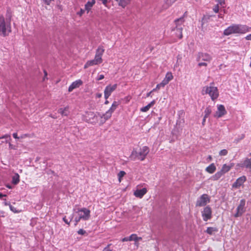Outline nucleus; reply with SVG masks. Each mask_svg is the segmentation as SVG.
I'll use <instances>...</instances> for the list:
<instances>
[{
  "instance_id": "obj_29",
  "label": "nucleus",
  "mask_w": 251,
  "mask_h": 251,
  "mask_svg": "<svg viewBox=\"0 0 251 251\" xmlns=\"http://www.w3.org/2000/svg\"><path fill=\"white\" fill-rule=\"evenodd\" d=\"M217 231L218 229L216 227H208L207 228L205 232L209 235H212L214 232H217Z\"/></svg>"
},
{
  "instance_id": "obj_10",
  "label": "nucleus",
  "mask_w": 251,
  "mask_h": 251,
  "mask_svg": "<svg viewBox=\"0 0 251 251\" xmlns=\"http://www.w3.org/2000/svg\"><path fill=\"white\" fill-rule=\"evenodd\" d=\"M76 213L80 218L84 221H87L90 218V211L86 208L78 209Z\"/></svg>"
},
{
  "instance_id": "obj_37",
  "label": "nucleus",
  "mask_w": 251,
  "mask_h": 251,
  "mask_svg": "<svg viewBox=\"0 0 251 251\" xmlns=\"http://www.w3.org/2000/svg\"><path fill=\"white\" fill-rule=\"evenodd\" d=\"M220 6L219 5H218V4H216L213 7V11L216 13H217L219 12V8H220Z\"/></svg>"
},
{
  "instance_id": "obj_54",
  "label": "nucleus",
  "mask_w": 251,
  "mask_h": 251,
  "mask_svg": "<svg viewBox=\"0 0 251 251\" xmlns=\"http://www.w3.org/2000/svg\"><path fill=\"white\" fill-rule=\"evenodd\" d=\"M207 159H208L209 161H211L212 159V156L211 155H209Z\"/></svg>"
},
{
  "instance_id": "obj_55",
  "label": "nucleus",
  "mask_w": 251,
  "mask_h": 251,
  "mask_svg": "<svg viewBox=\"0 0 251 251\" xmlns=\"http://www.w3.org/2000/svg\"><path fill=\"white\" fill-rule=\"evenodd\" d=\"M3 197H6V195H3L2 194L0 193V198H2Z\"/></svg>"
},
{
  "instance_id": "obj_53",
  "label": "nucleus",
  "mask_w": 251,
  "mask_h": 251,
  "mask_svg": "<svg viewBox=\"0 0 251 251\" xmlns=\"http://www.w3.org/2000/svg\"><path fill=\"white\" fill-rule=\"evenodd\" d=\"M152 92H151H151H150L149 93H147V97H150L151 95V94Z\"/></svg>"
},
{
  "instance_id": "obj_1",
  "label": "nucleus",
  "mask_w": 251,
  "mask_h": 251,
  "mask_svg": "<svg viewBox=\"0 0 251 251\" xmlns=\"http://www.w3.org/2000/svg\"><path fill=\"white\" fill-rule=\"evenodd\" d=\"M251 27L247 25L232 24L224 31V34L228 36L232 34H243L250 31Z\"/></svg>"
},
{
  "instance_id": "obj_52",
  "label": "nucleus",
  "mask_w": 251,
  "mask_h": 251,
  "mask_svg": "<svg viewBox=\"0 0 251 251\" xmlns=\"http://www.w3.org/2000/svg\"><path fill=\"white\" fill-rule=\"evenodd\" d=\"M206 118H204V117H203V120H202V125H203V126H204V124H205V121H206Z\"/></svg>"
},
{
  "instance_id": "obj_48",
  "label": "nucleus",
  "mask_w": 251,
  "mask_h": 251,
  "mask_svg": "<svg viewBox=\"0 0 251 251\" xmlns=\"http://www.w3.org/2000/svg\"><path fill=\"white\" fill-rule=\"evenodd\" d=\"M13 136L15 139H19V137L18 136V135H17V133H14L13 134Z\"/></svg>"
},
{
  "instance_id": "obj_28",
  "label": "nucleus",
  "mask_w": 251,
  "mask_h": 251,
  "mask_svg": "<svg viewBox=\"0 0 251 251\" xmlns=\"http://www.w3.org/2000/svg\"><path fill=\"white\" fill-rule=\"evenodd\" d=\"M69 109V107L66 106L64 108H59L58 109V113H60L62 116H67L68 115V111Z\"/></svg>"
},
{
  "instance_id": "obj_3",
  "label": "nucleus",
  "mask_w": 251,
  "mask_h": 251,
  "mask_svg": "<svg viewBox=\"0 0 251 251\" xmlns=\"http://www.w3.org/2000/svg\"><path fill=\"white\" fill-rule=\"evenodd\" d=\"M150 149L147 146H144L140 148L139 151L136 150H133L129 158L132 160L139 159L141 161H143L146 157L148 154L149 153Z\"/></svg>"
},
{
  "instance_id": "obj_20",
  "label": "nucleus",
  "mask_w": 251,
  "mask_h": 251,
  "mask_svg": "<svg viewBox=\"0 0 251 251\" xmlns=\"http://www.w3.org/2000/svg\"><path fill=\"white\" fill-rule=\"evenodd\" d=\"M147 192V190L146 188H143L142 189H137L134 192V195L136 197L142 198Z\"/></svg>"
},
{
  "instance_id": "obj_49",
  "label": "nucleus",
  "mask_w": 251,
  "mask_h": 251,
  "mask_svg": "<svg viewBox=\"0 0 251 251\" xmlns=\"http://www.w3.org/2000/svg\"><path fill=\"white\" fill-rule=\"evenodd\" d=\"M10 209H11L12 211H13V212H17V211H16L15 208L13 206H12V205H10Z\"/></svg>"
},
{
  "instance_id": "obj_56",
  "label": "nucleus",
  "mask_w": 251,
  "mask_h": 251,
  "mask_svg": "<svg viewBox=\"0 0 251 251\" xmlns=\"http://www.w3.org/2000/svg\"><path fill=\"white\" fill-rule=\"evenodd\" d=\"M245 134H243L241 135L240 139H243L245 138Z\"/></svg>"
},
{
  "instance_id": "obj_17",
  "label": "nucleus",
  "mask_w": 251,
  "mask_h": 251,
  "mask_svg": "<svg viewBox=\"0 0 251 251\" xmlns=\"http://www.w3.org/2000/svg\"><path fill=\"white\" fill-rule=\"evenodd\" d=\"M247 178L246 176H243L241 177L238 178L236 181L233 183L232 185V188L238 189L240 188L241 186H242L243 183L246 181Z\"/></svg>"
},
{
  "instance_id": "obj_57",
  "label": "nucleus",
  "mask_w": 251,
  "mask_h": 251,
  "mask_svg": "<svg viewBox=\"0 0 251 251\" xmlns=\"http://www.w3.org/2000/svg\"><path fill=\"white\" fill-rule=\"evenodd\" d=\"M134 245H135V246H136V247H138L139 246V243H138V241L135 242Z\"/></svg>"
},
{
  "instance_id": "obj_51",
  "label": "nucleus",
  "mask_w": 251,
  "mask_h": 251,
  "mask_svg": "<svg viewBox=\"0 0 251 251\" xmlns=\"http://www.w3.org/2000/svg\"><path fill=\"white\" fill-rule=\"evenodd\" d=\"M28 136H29L28 134H25L22 135L21 136V138H24L27 137H28Z\"/></svg>"
},
{
  "instance_id": "obj_26",
  "label": "nucleus",
  "mask_w": 251,
  "mask_h": 251,
  "mask_svg": "<svg viewBox=\"0 0 251 251\" xmlns=\"http://www.w3.org/2000/svg\"><path fill=\"white\" fill-rule=\"evenodd\" d=\"M12 17V11H11L10 8H8L7 9V11H6V19H5V21H6V22H9V23L11 24Z\"/></svg>"
},
{
  "instance_id": "obj_45",
  "label": "nucleus",
  "mask_w": 251,
  "mask_h": 251,
  "mask_svg": "<svg viewBox=\"0 0 251 251\" xmlns=\"http://www.w3.org/2000/svg\"><path fill=\"white\" fill-rule=\"evenodd\" d=\"M104 75H100L99 76V77H98L97 80H101V79H103V78H104Z\"/></svg>"
},
{
  "instance_id": "obj_60",
  "label": "nucleus",
  "mask_w": 251,
  "mask_h": 251,
  "mask_svg": "<svg viewBox=\"0 0 251 251\" xmlns=\"http://www.w3.org/2000/svg\"><path fill=\"white\" fill-rule=\"evenodd\" d=\"M218 16L219 18H223V16L221 15H219Z\"/></svg>"
},
{
  "instance_id": "obj_33",
  "label": "nucleus",
  "mask_w": 251,
  "mask_h": 251,
  "mask_svg": "<svg viewBox=\"0 0 251 251\" xmlns=\"http://www.w3.org/2000/svg\"><path fill=\"white\" fill-rule=\"evenodd\" d=\"M165 85L162 82H161L159 84H158L156 86V88H154L152 91L151 92H154V91H156L159 89H160V88L161 87H164Z\"/></svg>"
},
{
  "instance_id": "obj_16",
  "label": "nucleus",
  "mask_w": 251,
  "mask_h": 251,
  "mask_svg": "<svg viewBox=\"0 0 251 251\" xmlns=\"http://www.w3.org/2000/svg\"><path fill=\"white\" fill-rule=\"evenodd\" d=\"M117 88V84H115L113 85H107L104 90V98L105 99H107L108 97L110 96L111 93L114 91Z\"/></svg>"
},
{
  "instance_id": "obj_9",
  "label": "nucleus",
  "mask_w": 251,
  "mask_h": 251,
  "mask_svg": "<svg viewBox=\"0 0 251 251\" xmlns=\"http://www.w3.org/2000/svg\"><path fill=\"white\" fill-rule=\"evenodd\" d=\"M234 166L233 163L230 164V165H227L226 164L222 166V169L220 171L215 173L212 177L211 178L214 181H216L219 179L225 174L227 173Z\"/></svg>"
},
{
  "instance_id": "obj_2",
  "label": "nucleus",
  "mask_w": 251,
  "mask_h": 251,
  "mask_svg": "<svg viewBox=\"0 0 251 251\" xmlns=\"http://www.w3.org/2000/svg\"><path fill=\"white\" fill-rule=\"evenodd\" d=\"M104 49L103 46H100L96 50L95 58L93 60L88 61L84 65L85 69L88 67L100 64L102 62L101 56L104 52Z\"/></svg>"
},
{
  "instance_id": "obj_14",
  "label": "nucleus",
  "mask_w": 251,
  "mask_h": 251,
  "mask_svg": "<svg viewBox=\"0 0 251 251\" xmlns=\"http://www.w3.org/2000/svg\"><path fill=\"white\" fill-rule=\"evenodd\" d=\"M201 215L204 221H207L212 218V209L210 207L207 206L205 207L201 212Z\"/></svg>"
},
{
  "instance_id": "obj_7",
  "label": "nucleus",
  "mask_w": 251,
  "mask_h": 251,
  "mask_svg": "<svg viewBox=\"0 0 251 251\" xmlns=\"http://www.w3.org/2000/svg\"><path fill=\"white\" fill-rule=\"evenodd\" d=\"M119 104L120 102L119 101H114L112 103L111 107L104 114H98L100 118V123L101 124H104L107 120L111 118L112 113L116 109Z\"/></svg>"
},
{
  "instance_id": "obj_36",
  "label": "nucleus",
  "mask_w": 251,
  "mask_h": 251,
  "mask_svg": "<svg viewBox=\"0 0 251 251\" xmlns=\"http://www.w3.org/2000/svg\"><path fill=\"white\" fill-rule=\"evenodd\" d=\"M227 153H228L226 149H224V150H221L219 152V155L220 156H225V155H227Z\"/></svg>"
},
{
  "instance_id": "obj_21",
  "label": "nucleus",
  "mask_w": 251,
  "mask_h": 251,
  "mask_svg": "<svg viewBox=\"0 0 251 251\" xmlns=\"http://www.w3.org/2000/svg\"><path fill=\"white\" fill-rule=\"evenodd\" d=\"M173 75L172 73L168 72L166 74L165 78L162 81V82L165 85H166L170 81H171L172 79H173Z\"/></svg>"
},
{
  "instance_id": "obj_15",
  "label": "nucleus",
  "mask_w": 251,
  "mask_h": 251,
  "mask_svg": "<svg viewBox=\"0 0 251 251\" xmlns=\"http://www.w3.org/2000/svg\"><path fill=\"white\" fill-rule=\"evenodd\" d=\"M245 203L246 201L245 199H242L240 201V203L237 208V212L234 215L235 217L241 216L245 212Z\"/></svg>"
},
{
  "instance_id": "obj_4",
  "label": "nucleus",
  "mask_w": 251,
  "mask_h": 251,
  "mask_svg": "<svg viewBox=\"0 0 251 251\" xmlns=\"http://www.w3.org/2000/svg\"><path fill=\"white\" fill-rule=\"evenodd\" d=\"M201 93L202 95L208 94L212 100H216L219 97L218 89L214 86L213 82L211 83L209 86L203 87Z\"/></svg>"
},
{
  "instance_id": "obj_5",
  "label": "nucleus",
  "mask_w": 251,
  "mask_h": 251,
  "mask_svg": "<svg viewBox=\"0 0 251 251\" xmlns=\"http://www.w3.org/2000/svg\"><path fill=\"white\" fill-rule=\"evenodd\" d=\"M11 32V25L9 22L5 21L3 15L0 16V35L5 37Z\"/></svg>"
},
{
  "instance_id": "obj_46",
  "label": "nucleus",
  "mask_w": 251,
  "mask_h": 251,
  "mask_svg": "<svg viewBox=\"0 0 251 251\" xmlns=\"http://www.w3.org/2000/svg\"><path fill=\"white\" fill-rule=\"evenodd\" d=\"M121 241L122 242H126V241H129V237H125L123 238Z\"/></svg>"
},
{
  "instance_id": "obj_24",
  "label": "nucleus",
  "mask_w": 251,
  "mask_h": 251,
  "mask_svg": "<svg viewBox=\"0 0 251 251\" xmlns=\"http://www.w3.org/2000/svg\"><path fill=\"white\" fill-rule=\"evenodd\" d=\"M96 2L95 0H92L90 1H88L85 5V9L87 11V13L90 10Z\"/></svg>"
},
{
  "instance_id": "obj_59",
  "label": "nucleus",
  "mask_w": 251,
  "mask_h": 251,
  "mask_svg": "<svg viewBox=\"0 0 251 251\" xmlns=\"http://www.w3.org/2000/svg\"><path fill=\"white\" fill-rule=\"evenodd\" d=\"M108 103H109V101H108L107 100H105V102H104V103H105V104H107Z\"/></svg>"
},
{
  "instance_id": "obj_6",
  "label": "nucleus",
  "mask_w": 251,
  "mask_h": 251,
  "mask_svg": "<svg viewBox=\"0 0 251 251\" xmlns=\"http://www.w3.org/2000/svg\"><path fill=\"white\" fill-rule=\"evenodd\" d=\"M98 114L92 111H86L82 115V120L88 123L95 125L98 122V118L100 116Z\"/></svg>"
},
{
  "instance_id": "obj_25",
  "label": "nucleus",
  "mask_w": 251,
  "mask_h": 251,
  "mask_svg": "<svg viewBox=\"0 0 251 251\" xmlns=\"http://www.w3.org/2000/svg\"><path fill=\"white\" fill-rule=\"evenodd\" d=\"M155 100H153L149 103L147 105L141 108L140 110L142 112H145L148 111L150 108L155 104Z\"/></svg>"
},
{
  "instance_id": "obj_30",
  "label": "nucleus",
  "mask_w": 251,
  "mask_h": 251,
  "mask_svg": "<svg viewBox=\"0 0 251 251\" xmlns=\"http://www.w3.org/2000/svg\"><path fill=\"white\" fill-rule=\"evenodd\" d=\"M20 181V176L18 174L16 173L12 177V183L17 184Z\"/></svg>"
},
{
  "instance_id": "obj_34",
  "label": "nucleus",
  "mask_w": 251,
  "mask_h": 251,
  "mask_svg": "<svg viewBox=\"0 0 251 251\" xmlns=\"http://www.w3.org/2000/svg\"><path fill=\"white\" fill-rule=\"evenodd\" d=\"M176 0H166L165 3L166 4V8H167L171 6L173 3H174Z\"/></svg>"
},
{
  "instance_id": "obj_22",
  "label": "nucleus",
  "mask_w": 251,
  "mask_h": 251,
  "mask_svg": "<svg viewBox=\"0 0 251 251\" xmlns=\"http://www.w3.org/2000/svg\"><path fill=\"white\" fill-rule=\"evenodd\" d=\"M216 170V167L214 163H211L205 168V171L209 174H212Z\"/></svg>"
},
{
  "instance_id": "obj_43",
  "label": "nucleus",
  "mask_w": 251,
  "mask_h": 251,
  "mask_svg": "<svg viewBox=\"0 0 251 251\" xmlns=\"http://www.w3.org/2000/svg\"><path fill=\"white\" fill-rule=\"evenodd\" d=\"M81 220V218H80V217H78V218H75V226L77 225V224H78V223L80 221V220Z\"/></svg>"
},
{
  "instance_id": "obj_40",
  "label": "nucleus",
  "mask_w": 251,
  "mask_h": 251,
  "mask_svg": "<svg viewBox=\"0 0 251 251\" xmlns=\"http://www.w3.org/2000/svg\"><path fill=\"white\" fill-rule=\"evenodd\" d=\"M111 245V244H108L107 247L104 248L102 251H112V250L110 249L109 247Z\"/></svg>"
},
{
  "instance_id": "obj_11",
  "label": "nucleus",
  "mask_w": 251,
  "mask_h": 251,
  "mask_svg": "<svg viewBox=\"0 0 251 251\" xmlns=\"http://www.w3.org/2000/svg\"><path fill=\"white\" fill-rule=\"evenodd\" d=\"M184 20L183 18H180L175 20V23L176 25L175 30L176 31V34L179 38H181L182 37V27L181 26V24L183 23Z\"/></svg>"
},
{
  "instance_id": "obj_31",
  "label": "nucleus",
  "mask_w": 251,
  "mask_h": 251,
  "mask_svg": "<svg viewBox=\"0 0 251 251\" xmlns=\"http://www.w3.org/2000/svg\"><path fill=\"white\" fill-rule=\"evenodd\" d=\"M212 110L210 106H207L204 112V118H207L210 115V114L211 113Z\"/></svg>"
},
{
  "instance_id": "obj_8",
  "label": "nucleus",
  "mask_w": 251,
  "mask_h": 251,
  "mask_svg": "<svg viewBox=\"0 0 251 251\" xmlns=\"http://www.w3.org/2000/svg\"><path fill=\"white\" fill-rule=\"evenodd\" d=\"M212 58V56L207 53L199 52L197 57V60L200 62L198 66L199 67L207 66V63L210 62Z\"/></svg>"
},
{
  "instance_id": "obj_32",
  "label": "nucleus",
  "mask_w": 251,
  "mask_h": 251,
  "mask_svg": "<svg viewBox=\"0 0 251 251\" xmlns=\"http://www.w3.org/2000/svg\"><path fill=\"white\" fill-rule=\"evenodd\" d=\"M126 172L123 171H121L118 174V179L119 182L121 181L122 178L126 175Z\"/></svg>"
},
{
  "instance_id": "obj_13",
  "label": "nucleus",
  "mask_w": 251,
  "mask_h": 251,
  "mask_svg": "<svg viewBox=\"0 0 251 251\" xmlns=\"http://www.w3.org/2000/svg\"><path fill=\"white\" fill-rule=\"evenodd\" d=\"M250 155L251 156V153H250ZM236 167L237 169L239 168H245L248 169L250 171H251V157L245 158L242 162L237 164Z\"/></svg>"
},
{
  "instance_id": "obj_39",
  "label": "nucleus",
  "mask_w": 251,
  "mask_h": 251,
  "mask_svg": "<svg viewBox=\"0 0 251 251\" xmlns=\"http://www.w3.org/2000/svg\"><path fill=\"white\" fill-rule=\"evenodd\" d=\"M73 219V217L70 219V221H68L67 219H66V217H64L63 218V220L64 221V222L66 223L68 225H70V222Z\"/></svg>"
},
{
  "instance_id": "obj_38",
  "label": "nucleus",
  "mask_w": 251,
  "mask_h": 251,
  "mask_svg": "<svg viewBox=\"0 0 251 251\" xmlns=\"http://www.w3.org/2000/svg\"><path fill=\"white\" fill-rule=\"evenodd\" d=\"M77 233L79 235H84L86 233V231L83 229H80L77 231Z\"/></svg>"
},
{
  "instance_id": "obj_27",
  "label": "nucleus",
  "mask_w": 251,
  "mask_h": 251,
  "mask_svg": "<svg viewBox=\"0 0 251 251\" xmlns=\"http://www.w3.org/2000/svg\"><path fill=\"white\" fill-rule=\"evenodd\" d=\"M129 241H134L135 242H137L139 241H141L142 240V238L141 237H138L136 234H132L129 237Z\"/></svg>"
},
{
  "instance_id": "obj_58",
  "label": "nucleus",
  "mask_w": 251,
  "mask_h": 251,
  "mask_svg": "<svg viewBox=\"0 0 251 251\" xmlns=\"http://www.w3.org/2000/svg\"><path fill=\"white\" fill-rule=\"evenodd\" d=\"M44 74H45V76H46L47 75V71L44 70Z\"/></svg>"
},
{
  "instance_id": "obj_18",
  "label": "nucleus",
  "mask_w": 251,
  "mask_h": 251,
  "mask_svg": "<svg viewBox=\"0 0 251 251\" xmlns=\"http://www.w3.org/2000/svg\"><path fill=\"white\" fill-rule=\"evenodd\" d=\"M226 114V111L225 109V106L220 104L218 105L217 111L216 112L214 117L217 118H221Z\"/></svg>"
},
{
  "instance_id": "obj_61",
  "label": "nucleus",
  "mask_w": 251,
  "mask_h": 251,
  "mask_svg": "<svg viewBox=\"0 0 251 251\" xmlns=\"http://www.w3.org/2000/svg\"><path fill=\"white\" fill-rule=\"evenodd\" d=\"M7 187L9 188H11V187L10 186H7Z\"/></svg>"
},
{
  "instance_id": "obj_23",
  "label": "nucleus",
  "mask_w": 251,
  "mask_h": 251,
  "mask_svg": "<svg viewBox=\"0 0 251 251\" xmlns=\"http://www.w3.org/2000/svg\"><path fill=\"white\" fill-rule=\"evenodd\" d=\"M118 2V5L123 8H125L127 5L129 4L131 0H116Z\"/></svg>"
},
{
  "instance_id": "obj_35",
  "label": "nucleus",
  "mask_w": 251,
  "mask_h": 251,
  "mask_svg": "<svg viewBox=\"0 0 251 251\" xmlns=\"http://www.w3.org/2000/svg\"><path fill=\"white\" fill-rule=\"evenodd\" d=\"M217 2V4L219 6H222L224 7V5L225 4V0H215Z\"/></svg>"
},
{
  "instance_id": "obj_47",
  "label": "nucleus",
  "mask_w": 251,
  "mask_h": 251,
  "mask_svg": "<svg viewBox=\"0 0 251 251\" xmlns=\"http://www.w3.org/2000/svg\"><path fill=\"white\" fill-rule=\"evenodd\" d=\"M102 96V94L101 93H97L96 94V97L97 98H100Z\"/></svg>"
},
{
  "instance_id": "obj_12",
  "label": "nucleus",
  "mask_w": 251,
  "mask_h": 251,
  "mask_svg": "<svg viewBox=\"0 0 251 251\" xmlns=\"http://www.w3.org/2000/svg\"><path fill=\"white\" fill-rule=\"evenodd\" d=\"M210 201V198L207 195L204 194L202 195L197 200L196 205L197 206H204Z\"/></svg>"
},
{
  "instance_id": "obj_44",
  "label": "nucleus",
  "mask_w": 251,
  "mask_h": 251,
  "mask_svg": "<svg viewBox=\"0 0 251 251\" xmlns=\"http://www.w3.org/2000/svg\"><path fill=\"white\" fill-rule=\"evenodd\" d=\"M245 39L246 40H249V41H251V34H250L248 35H247L246 37H245Z\"/></svg>"
},
{
  "instance_id": "obj_50",
  "label": "nucleus",
  "mask_w": 251,
  "mask_h": 251,
  "mask_svg": "<svg viewBox=\"0 0 251 251\" xmlns=\"http://www.w3.org/2000/svg\"><path fill=\"white\" fill-rule=\"evenodd\" d=\"M8 143H9V148L10 149H15L13 146L10 142H8Z\"/></svg>"
},
{
  "instance_id": "obj_41",
  "label": "nucleus",
  "mask_w": 251,
  "mask_h": 251,
  "mask_svg": "<svg viewBox=\"0 0 251 251\" xmlns=\"http://www.w3.org/2000/svg\"><path fill=\"white\" fill-rule=\"evenodd\" d=\"M84 11H85L84 10L81 9L80 11L77 12V15H79L80 16H81L84 14Z\"/></svg>"
},
{
  "instance_id": "obj_19",
  "label": "nucleus",
  "mask_w": 251,
  "mask_h": 251,
  "mask_svg": "<svg viewBox=\"0 0 251 251\" xmlns=\"http://www.w3.org/2000/svg\"><path fill=\"white\" fill-rule=\"evenodd\" d=\"M83 84V82L80 79H78L73 82L68 88L69 92H72L74 89L79 87Z\"/></svg>"
},
{
  "instance_id": "obj_42",
  "label": "nucleus",
  "mask_w": 251,
  "mask_h": 251,
  "mask_svg": "<svg viewBox=\"0 0 251 251\" xmlns=\"http://www.w3.org/2000/svg\"><path fill=\"white\" fill-rule=\"evenodd\" d=\"M9 138L10 139H11L10 138V135H9V134H5V135H4L3 136H1V137H0V139H4V138Z\"/></svg>"
}]
</instances>
